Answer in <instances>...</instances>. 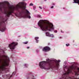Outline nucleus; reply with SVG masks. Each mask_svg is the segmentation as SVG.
I'll list each match as a JSON object with an SVG mask.
<instances>
[{
  "label": "nucleus",
  "mask_w": 79,
  "mask_h": 79,
  "mask_svg": "<svg viewBox=\"0 0 79 79\" xmlns=\"http://www.w3.org/2000/svg\"><path fill=\"white\" fill-rule=\"evenodd\" d=\"M53 8V6H52L51 7V8Z\"/></svg>",
  "instance_id": "obj_16"
},
{
  "label": "nucleus",
  "mask_w": 79,
  "mask_h": 79,
  "mask_svg": "<svg viewBox=\"0 0 79 79\" xmlns=\"http://www.w3.org/2000/svg\"><path fill=\"white\" fill-rule=\"evenodd\" d=\"M27 48H28V49H29V47H28Z\"/></svg>",
  "instance_id": "obj_20"
},
{
  "label": "nucleus",
  "mask_w": 79,
  "mask_h": 79,
  "mask_svg": "<svg viewBox=\"0 0 79 79\" xmlns=\"http://www.w3.org/2000/svg\"><path fill=\"white\" fill-rule=\"evenodd\" d=\"M9 60H10V59H9Z\"/></svg>",
  "instance_id": "obj_27"
},
{
  "label": "nucleus",
  "mask_w": 79,
  "mask_h": 79,
  "mask_svg": "<svg viewBox=\"0 0 79 79\" xmlns=\"http://www.w3.org/2000/svg\"><path fill=\"white\" fill-rule=\"evenodd\" d=\"M28 43V41H27L25 42H24L23 43H24V44H27Z\"/></svg>",
  "instance_id": "obj_11"
},
{
  "label": "nucleus",
  "mask_w": 79,
  "mask_h": 79,
  "mask_svg": "<svg viewBox=\"0 0 79 79\" xmlns=\"http://www.w3.org/2000/svg\"><path fill=\"white\" fill-rule=\"evenodd\" d=\"M18 45V43L15 42H13L11 43V44H9V47L10 48L11 50H14L15 49V47L16 45Z\"/></svg>",
  "instance_id": "obj_2"
},
{
  "label": "nucleus",
  "mask_w": 79,
  "mask_h": 79,
  "mask_svg": "<svg viewBox=\"0 0 79 79\" xmlns=\"http://www.w3.org/2000/svg\"><path fill=\"white\" fill-rule=\"evenodd\" d=\"M46 36H48V37H53V35L52 34L50 35L49 33H46Z\"/></svg>",
  "instance_id": "obj_7"
},
{
  "label": "nucleus",
  "mask_w": 79,
  "mask_h": 79,
  "mask_svg": "<svg viewBox=\"0 0 79 79\" xmlns=\"http://www.w3.org/2000/svg\"><path fill=\"white\" fill-rule=\"evenodd\" d=\"M17 8H24L25 9L26 7H24V3L20 2L19 4L16 6Z\"/></svg>",
  "instance_id": "obj_3"
},
{
  "label": "nucleus",
  "mask_w": 79,
  "mask_h": 79,
  "mask_svg": "<svg viewBox=\"0 0 79 79\" xmlns=\"http://www.w3.org/2000/svg\"><path fill=\"white\" fill-rule=\"evenodd\" d=\"M73 3H79V0H73Z\"/></svg>",
  "instance_id": "obj_9"
},
{
  "label": "nucleus",
  "mask_w": 79,
  "mask_h": 79,
  "mask_svg": "<svg viewBox=\"0 0 79 79\" xmlns=\"http://www.w3.org/2000/svg\"><path fill=\"white\" fill-rule=\"evenodd\" d=\"M8 64L7 63L6 61H5L4 63H3L1 66H0V69H3L4 68V66H8Z\"/></svg>",
  "instance_id": "obj_5"
},
{
  "label": "nucleus",
  "mask_w": 79,
  "mask_h": 79,
  "mask_svg": "<svg viewBox=\"0 0 79 79\" xmlns=\"http://www.w3.org/2000/svg\"><path fill=\"white\" fill-rule=\"evenodd\" d=\"M39 8H41V9H42V8H41V7L40 6Z\"/></svg>",
  "instance_id": "obj_19"
},
{
  "label": "nucleus",
  "mask_w": 79,
  "mask_h": 79,
  "mask_svg": "<svg viewBox=\"0 0 79 79\" xmlns=\"http://www.w3.org/2000/svg\"><path fill=\"white\" fill-rule=\"evenodd\" d=\"M68 71H69V72L68 73V74L70 73V70H68Z\"/></svg>",
  "instance_id": "obj_13"
},
{
  "label": "nucleus",
  "mask_w": 79,
  "mask_h": 79,
  "mask_svg": "<svg viewBox=\"0 0 79 79\" xmlns=\"http://www.w3.org/2000/svg\"><path fill=\"white\" fill-rule=\"evenodd\" d=\"M42 21V20H40V22H41V21Z\"/></svg>",
  "instance_id": "obj_24"
},
{
  "label": "nucleus",
  "mask_w": 79,
  "mask_h": 79,
  "mask_svg": "<svg viewBox=\"0 0 79 79\" xmlns=\"http://www.w3.org/2000/svg\"><path fill=\"white\" fill-rule=\"evenodd\" d=\"M58 61H59V62H60V61H61V60H58Z\"/></svg>",
  "instance_id": "obj_17"
},
{
  "label": "nucleus",
  "mask_w": 79,
  "mask_h": 79,
  "mask_svg": "<svg viewBox=\"0 0 79 79\" xmlns=\"http://www.w3.org/2000/svg\"><path fill=\"white\" fill-rule=\"evenodd\" d=\"M54 32H55L56 33V32H57V31H56V30L55 31H54Z\"/></svg>",
  "instance_id": "obj_15"
},
{
  "label": "nucleus",
  "mask_w": 79,
  "mask_h": 79,
  "mask_svg": "<svg viewBox=\"0 0 79 79\" xmlns=\"http://www.w3.org/2000/svg\"><path fill=\"white\" fill-rule=\"evenodd\" d=\"M50 50V48L48 47H44L43 49V52H47V51Z\"/></svg>",
  "instance_id": "obj_6"
},
{
  "label": "nucleus",
  "mask_w": 79,
  "mask_h": 79,
  "mask_svg": "<svg viewBox=\"0 0 79 79\" xmlns=\"http://www.w3.org/2000/svg\"><path fill=\"white\" fill-rule=\"evenodd\" d=\"M38 24L40 27L41 28L42 31H45L46 30L44 29H47L48 27L49 28H52L53 26V24L51 23H49L48 26H45L44 25L42 22H41V23L40 24L39 22Z\"/></svg>",
  "instance_id": "obj_1"
},
{
  "label": "nucleus",
  "mask_w": 79,
  "mask_h": 79,
  "mask_svg": "<svg viewBox=\"0 0 79 79\" xmlns=\"http://www.w3.org/2000/svg\"><path fill=\"white\" fill-rule=\"evenodd\" d=\"M35 40L36 41V42L38 43V40H37V39H39V37H35Z\"/></svg>",
  "instance_id": "obj_10"
},
{
  "label": "nucleus",
  "mask_w": 79,
  "mask_h": 79,
  "mask_svg": "<svg viewBox=\"0 0 79 79\" xmlns=\"http://www.w3.org/2000/svg\"><path fill=\"white\" fill-rule=\"evenodd\" d=\"M61 31V32L62 31Z\"/></svg>",
  "instance_id": "obj_28"
},
{
  "label": "nucleus",
  "mask_w": 79,
  "mask_h": 79,
  "mask_svg": "<svg viewBox=\"0 0 79 79\" xmlns=\"http://www.w3.org/2000/svg\"><path fill=\"white\" fill-rule=\"evenodd\" d=\"M25 5H27V4L26 3H25Z\"/></svg>",
  "instance_id": "obj_21"
},
{
  "label": "nucleus",
  "mask_w": 79,
  "mask_h": 79,
  "mask_svg": "<svg viewBox=\"0 0 79 79\" xmlns=\"http://www.w3.org/2000/svg\"><path fill=\"white\" fill-rule=\"evenodd\" d=\"M13 8V7H12L11 9Z\"/></svg>",
  "instance_id": "obj_26"
},
{
  "label": "nucleus",
  "mask_w": 79,
  "mask_h": 79,
  "mask_svg": "<svg viewBox=\"0 0 79 79\" xmlns=\"http://www.w3.org/2000/svg\"><path fill=\"white\" fill-rule=\"evenodd\" d=\"M44 64H45V62L44 61L41 62L39 64V65L41 69H44L45 68Z\"/></svg>",
  "instance_id": "obj_4"
},
{
  "label": "nucleus",
  "mask_w": 79,
  "mask_h": 79,
  "mask_svg": "<svg viewBox=\"0 0 79 79\" xmlns=\"http://www.w3.org/2000/svg\"><path fill=\"white\" fill-rule=\"evenodd\" d=\"M27 11L28 13V14H29L27 13V16H28V18H29V19H30V18H31V16H28V15H30V13L29 11H27Z\"/></svg>",
  "instance_id": "obj_8"
},
{
  "label": "nucleus",
  "mask_w": 79,
  "mask_h": 79,
  "mask_svg": "<svg viewBox=\"0 0 79 79\" xmlns=\"http://www.w3.org/2000/svg\"><path fill=\"white\" fill-rule=\"evenodd\" d=\"M77 69H78V71H79V68H78Z\"/></svg>",
  "instance_id": "obj_22"
},
{
  "label": "nucleus",
  "mask_w": 79,
  "mask_h": 79,
  "mask_svg": "<svg viewBox=\"0 0 79 79\" xmlns=\"http://www.w3.org/2000/svg\"><path fill=\"white\" fill-rule=\"evenodd\" d=\"M66 46H67V47H68V46H69V44H66Z\"/></svg>",
  "instance_id": "obj_12"
},
{
  "label": "nucleus",
  "mask_w": 79,
  "mask_h": 79,
  "mask_svg": "<svg viewBox=\"0 0 79 79\" xmlns=\"http://www.w3.org/2000/svg\"><path fill=\"white\" fill-rule=\"evenodd\" d=\"M7 14H8V15H10V13H8Z\"/></svg>",
  "instance_id": "obj_23"
},
{
  "label": "nucleus",
  "mask_w": 79,
  "mask_h": 79,
  "mask_svg": "<svg viewBox=\"0 0 79 79\" xmlns=\"http://www.w3.org/2000/svg\"><path fill=\"white\" fill-rule=\"evenodd\" d=\"M30 6H33V4L32 3H31V4H30Z\"/></svg>",
  "instance_id": "obj_14"
},
{
  "label": "nucleus",
  "mask_w": 79,
  "mask_h": 79,
  "mask_svg": "<svg viewBox=\"0 0 79 79\" xmlns=\"http://www.w3.org/2000/svg\"><path fill=\"white\" fill-rule=\"evenodd\" d=\"M45 1H46L47 0H44Z\"/></svg>",
  "instance_id": "obj_25"
},
{
  "label": "nucleus",
  "mask_w": 79,
  "mask_h": 79,
  "mask_svg": "<svg viewBox=\"0 0 79 79\" xmlns=\"http://www.w3.org/2000/svg\"><path fill=\"white\" fill-rule=\"evenodd\" d=\"M47 60V61H49V59H48Z\"/></svg>",
  "instance_id": "obj_18"
}]
</instances>
